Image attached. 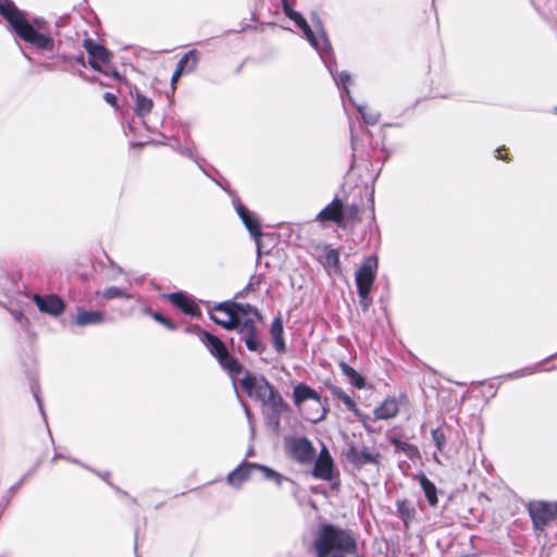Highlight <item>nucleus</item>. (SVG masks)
<instances>
[{"instance_id": "nucleus-1", "label": "nucleus", "mask_w": 557, "mask_h": 557, "mask_svg": "<svg viewBox=\"0 0 557 557\" xmlns=\"http://www.w3.org/2000/svg\"><path fill=\"white\" fill-rule=\"evenodd\" d=\"M0 14L8 21L14 32L26 42L38 49L51 51L53 38L48 33V24L41 17L27 20L11 0H0Z\"/></svg>"}, {"instance_id": "nucleus-2", "label": "nucleus", "mask_w": 557, "mask_h": 557, "mask_svg": "<svg viewBox=\"0 0 557 557\" xmlns=\"http://www.w3.org/2000/svg\"><path fill=\"white\" fill-rule=\"evenodd\" d=\"M240 385L247 395L260 401L264 411H270L278 425L280 416L287 409V406L281 394L272 384L262 375L246 374Z\"/></svg>"}, {"instance_id": "nucleus-3", "label": "nucleus", "mask_w": 557, "mask_h": 557, "mask_svg": "<svg viewBox=\"0 0 557 557\" xmlns=\"http://www.w3.org/2000/svg\"><path fill=\"white\" fill-rule=\"evenodd\" d=\"M234 318V330L242 334L247 349L257 352L263 351L264 345L257 335L258 311L248 304H236Z\"/></svg>"}, {"instance_id": "nucleus-4", "label": "nucleus", "mask_w": 557, "mask_h": 557, "mask_svg": "<svg viewBox=\"0 0 557 557\" xmlns=\"http://www.w3.org/2000/svg\"><path fill=\"white\" fill-rule=\"evenodd\" d=\"M293 400L295 406L302 412L305 419L310 422H320L327 413L321 395L304 383L295 385Z\"/></svg>"}, {"instance_id": "nucleus-5", "label": "nucleus", "mask_w": 557, "mask_h": 557, "mask_svg": "<svg viewBox=\"0 0 557 557\" xmlns=\"http://www.w3.org/2000/svg\"><path fill=\"white\" fill-rule=\"evenodd\" d=\"M282 4L285 15L301 29L306 39L319 52L321 58H323L324 53L329 51L330 45L321 25L314 24L315 30H313L305 17L299 12L295 11L287 0H282Z\"/></svg>"}, {"instance_id": "nucleus-6", "label": "nucleus", "mask_w": 557, "mask_h": 557, "mask_svg": "<svg viewBox=\"0 0 557 557\" xmlns=\"http://www.w3.org/2000/svg\"><path fill=\"white\" fill-rule=\"evenodd\" d=\"M200 339L206 345L210 354L216 358L220 366L226 370L232 377L240 373V363L230 355L224 343L219 337L209 332H201Z\"/></svg>"}, {"instance_id": "nucleus-7", "label": "nucleus", "mask_w": 557, "mask_h": 557, "mask_svg": "<svg viewBox=\"0 0 557 557\" xmlns=\"http://www.w3.org/2000/svg\"><path fill=\"white\" fill-rule=\"evenodd\" d=\"M377 259L368 257L356 273V285L360 297L361 306L367 309L369 306V294L375 280Z\"/></svg>"}, {"instance_id": "nucleus-8", "label": "nucleus", "mask_w": 557, "mask_h": 557, "mask_svg": "<svg viewBox=\"0 0 557 557\" xmlns=\"http://www.w3.org/2000/svg\"><path fill=\"white\" fill-rule=\"evenodd\" d=\"M529 512L536 529H543L557 518V503L532 502Z\"/></svg>"}, {"instance_id": "nucleus-9", "label": "nucleus", "mask_w": 557, "mask_h": 557, "mask_svg": "<svg viewBox=\"0 0 557 557\" xmlns=\"http://www.w3.org/2000/svg\"><path fill=\"white\" fill-rule=\"evenodd\" d=\"M84 48L89 55V65L96 71L103 72V66L111 60V53L91 39L84 40Z\"/></svg>"}, {"instance_id": "nucleus-10", "label": "nucleus", "mask_w": 557, "mask_h": 557, "mask_svg": "<svg viewBox=\"0 0 557 557\" xmlns=\"http://www.w3.org/2000/svg\"><path fill=\"white\" fill-rule=\"evenodd\" d=\"M235 302H221L215 305L209 312L213 322L226 330H234Z\"/></svg>"}, {"instance_id": "nucleus-11", "label": "nucleus", "mask_w": 557, "mask_h": 557, "mask_svg": "<svg viewBox=\"0 0 557 557\" xmlns=\"http://www.w3.org/2000/svg\"><path fill=\"white\" fill-rule=\"evenodd\" d=\"M287 447L293 458L302 463L309 462L314 456L311 443L305 437L288 441Z\"/></svg>"}, {"instance_id": "nucleus-12", "label": "nucleus", "mask_w": 557, "mask_h": 557, "mask_svg": "<svg viewBox=\"0 0 557 557\" xmlns=\"http://www.w3.org/2000/svg\"><path fill=\"white\" fill-rule=\"evenodd\" d=\"M33 300L41 312L53 317L60 315L65 309L63 300L55 295H34Z\"/></svg>"}, {"instance_id": "nucleus-13", "label": "nucleus", "mask_w": 557, "mask_h": 557, "mask_svg": "<svg viewBox=\"0 0 557 557\" xmlns=\"http://www.w3.org/2000/svg\"><path fill=\"white\" fill-rule=\"evenodd\" d=\"M333 459L325 447L322 448L314 463L313 475L322 480H331Z\"/></svg>"}, {"instance_id": "nucleus-14", "label": "nucleus", "mask_w": 557, "mask_h": 557, "mask_svg": "<svg viewBox=\"0 0 557 557\" xmlns=\"http://www.w3.org/2000/svg\"><path fill=\"white\" fill-rule=\"evenodd\" d=\"M344 219L343 202L335 198L330 205L322 209L318 215L317 221L320 222H335L341 223Z\"/></svg>"}, {"instance_id": "nucleus-15", "label": "nucleus", "mask_w": 557, "mask_h": 557, "mask_svg": "<svg viewBox=\"0 0 557 557\" xmlns=\"http://www.w3.org/2000/svg\"><path fill=\"white\" fill-rule=\"evenodd\" d=\"M174 306L190 315H197L199 308L197 304L186 294L177 292L165 296Z\"/></svg>"}, {"instance_id": "nucleus-16", "label": "nucleus", "mask_w": 557, "mask_h": 557, "mask_svg": "<svg viewBox=\"0 0 557 557\" xmlns=\"http://www.w3.org/2000/svg\"><path fill=\"white\" fill-rule=\"evenodd\" d=\"M236 211L250 235L253 238H258L261 235V226L258 218L249 212L242 203L236 205Z\"/></svg>"}, {"instance_id": "nucleus-17", "label": "nucleus", "mask_w": 557, "mask_h": 557, "mask_svg": "<svg viewBox=\"0 0 557 557\" xmlns=\"http://www.w3.org/2000/svg\"><path fill=\"white\" fill-rule=\"evenodd\" d=\"M347 457L352 463L359 467L367 463L379 462V454L373 453L366 447H363L362 449L351 447L347 453Z\"/></svg>"}, {"instance_id": "nucleus-18", "label": "nucleus", "mask_w": 557, "mask_h": 557, "mask_svg": "<svg viewBox=\"0 0 557 557\" xmlns=\"http://www.w3.org/2000/svg\"><path fill=\"white\" fill-rule=\"evenodd\" d=\"M256 463H243L235 470L228 473L226 481L233 487H240V485L249 479L252 470H255Z\"/></svg>"}, {"instance_id": "nucleus-19", "label": "nucleus", "mask_w": 557, "mask_h": 557, "mask_svg": "<svg viewBox=\"0 0 557 557\" xmlns=\"http://www.w3.org/2000/svg\"><path fill=\"white\" fill-rule=\"evenodd\" d=\"M398 403L395 398H386L381 406L374 409L376 420H386L394 418L398 413Z\"/></svg>"}, {"instance_id": "nucleus-20", "label": "nucleus", "mask_w": 557, "mask_h": 557, "mask_svg": "<svg viewBox=\"0 0 557 557\" xmlns=\"http://www.w3.org/2000/svg\"><path fill=\"white\" fill-rule=\"evenodd\" d=\"M271 336L273 339V346L277 352H283L285 350V343L283 338V321L280 317L275 318L271 325Z\"/></svg>"}, {"instance_id": "nucleus-21", "label": "nucleus", "mask_w": 557, "mask_h": 557, "mask_svg": "<svg viewBox=\"0 0 557 557\" xmlns=\"http://www.w3.org/2000/svg\"><path fill=\"white\" fill-rule=\"evenodd\" d=\"M331 393L335 398L343 401L346 408L350 410L357 418L363 419V414L360 412V410L357 408L356 403L347 393H345L342 388L337 386H333L331 388Z\"/></svg>"}, {"instance_id": "nucleus-22", "label": "nucleus", "mask_w": 557, "mask_h": 557, "mask_svg": "<svg viewBox=\"0 0 557 557\" xmlns=\"http://www.w3.org/2000/svg\"><path fill=\"white\" fill-rule=\"evenodd\" d=\"M75 321L76 324L81 326L100 324L103 322V314L100 311H85L83 309H78Z\"/></svg>"}, {"instance_id": "nucleus-23", "label": "nucleus", "mask_w": 557, "mask_h": 557, "mask_svg": "<svg viewBox=\"0 0 557 557\" xmlns=\"http://www.w3.org/2000/svg\"><path fill=\"white\" fill-rule=\"evenodd\" d=\"M321 263L330 274L339 272V255L336 249H327L321 257Z\"/></svg>"}, {"instance_id": "nucleus-24", "label": "nucleus", "mask_w": 557, "mask_h": 557, "mask_svg": "<svg viewBox=\"0 0 557 557\" xmlns=\"http://www.w3.org/2000/svg\"><path fill=\"white\" fill-rule=\"evenodd\" d=\"M132 95L135 98L136 113L140 116H145L150 113L153 108V101L145 95L140 94L138 90H135V92Z\"/></svg>"}, {"instance_id": "nucleus-25", "label": "nucleus", "mask_w": 557, "mask_h": 557, "mask_svg": "<svg viewBox=\"0 0 557 557\" xmlns=\"http://www.w3.org/2000/svg\"><path fill=\"white\" fill-rule=\"evenodd\" d=\"M338 366L352 385H355L357 388L364 387L366 382L363 376H361L352 367L347 364L345 361H339Z\"/></svg>"}, {"instance_id": "nucleus-26", "label": "nucleus", "mask_w": 557, "mask_h": 557, "mask_svg": "<svg viewBox=\"0 0 557 557\" xmlns=\"http://www.w3.org/2000/svg\"><path fill=\"white\" fill-rule=\"evenodd\" d=\"M419 482L430 505L435 506L437 504L435 485L424 474L419 476Z\"/></svg>"}, {"instance_id": "nucleus-27", "label": "nucleus", "mask_w": 557, "mask_h": 557, "mask_svg": "<svg viewBox=\"0 0 557 557\" xmlns=\"http://www.w3.org/2000/svg\"><path fill=\"white\" fill-rule=\"evenodd\" d=\"M329 70H330L336 85H338V86L343 85L344 92L348 97L349 101L354 102V100L350 96V91H349L350 75L347 72H342V73H339V75L337 77V76H335L332 66L329 65Z\"/></svg>"}, {"instance_id": "nucleus-28", "label": "nucleus", "mask_w": 557, "mask_h": 557, "mask_svg": "<svg viewBox=\"0 0 557 557\" xmlns=\"http://www.w3.org/2000/svg\"><path fill=\"white\" fill-rule=\"evenodd\" d=\"M100 295L104 298V299H113V298H131L132 295L126 290V289H123V288H119V287H108V288H104Z\"/></svg>"}, {"instance_id": "nucleus-29", "label": "nucleus", "mask_w": 557, "mask_h": 557, "mask_svg": "<svg viewBox=\"0 0 557 557\" xmlns=\"http://www.w3.org/2000/svg\"><path fill=\"white\" fill-rule=\"evenodd\" d=\"M255 469L261 471L265 480L274 481L276 485H281L283 476L271 468L256 463Z\"/></svg>"}, {"instance_id": "nucleus-30", "label": "nucleus", "mask_w": 557, "mask_h": 557, "mask_svg": "<svg viewBox=\"0 0 557 557\" xmlns=\"http://www.w3.org/2000/svg\"><path fill=\"white\" fill-rule=\"evenodd\" d=\"M357 110L361 114L363 121L367 124L374 125L379 122L380 115L377 112L370 110L364 106H357Z\"/></svg>"}, {"instance_id": "nucleus-31", "label": "nucleus", "mask_w": 557, "mask_h": 557, "mask_svg": "<svg viewBox=\"0 0 557 557\" xmlns=\"http://www.w3.org/2000/svg\"><path fill=\"white\" fill-rule=\"evenodd\" d=\"M432 438H433V442L435 443L437 450L442 451L444 449L445 443H446V437H445L444 432L438 428L433 430Z\"/></svg>"}, {"instance_id": "nucleus-32", "label": "nucleus", "mask_w": 557, "mask_h": 557, "mask_svg": "<svg viewBox=\"0 0 557 557\" xmlns=\"http://www.w3.org/2000/svg\"><path fill=\"white\" fill-rule=\"evenodd\" d=\"M183 58H187L185 62V72H191L198 62V54L195 50H190L184 54Z\"/></svg>"}, {"instance_id": "nucleus-33", "label": "nucleus", "mask_w": 557, "mask_h": 557, "mask_svg": "<svg viewBox=\"0 0 557 557\" xmlns=\"http://www.w3.org/2000/svg\"><path fill=\"white\" fill-rule=\"evenodd\" d=\"M186 60H187V58H182L178 61L177 67L175 70V72L173 73L172 77H171L172 86H174L177 83V81L180 79L181 75L185 72V62H186Z\"/></svg>"}, {"instance_id": "nucleus-34", "label": "nucleus", "mask_w": 557, "mask_h": 557, "mask_svg": "<svg viewBox=\"0 0 557 557\" xmlns=\"http://www.w3.org/2000/svg\"><path fill=\"white\" fill-rule=\"evenodd\" d=\"M537 369H539V367L524 368V369H521L519 371L508 374V376L511 379H516V377L530 375V374L535 373L537 371Z\"/></svg>"}, {"instance_id": "nucleus-35", "label": "nucleus", "mask_w": 557, "mask_h": 557, "mask_svg": "<svg viewBox=\"0 0 557 557\" xmlns=\"http://www.w3.org/2000/svg\"><path fill=\"white\" fill-rule=\"evenodd\" d=\"M397 510L403 519L409 518L411 510L409 509L406 500L397 502Z\"/></svg>"}, {"instance_id": "nucleus-36", "label": "nucleus", "mask_w": 557, "mask_h": 557, "mask_svg": "<svg viewBox=\"0 0 557 557\" xmlns=\"http://www.w3.org/2000/svg\"><path fill=\"white\" fill-rule=\"evenodd\" d=\"M104 100L111 104H115V102H116L115 96L111 92L104 94Z\"/></svg>"}, {"instance_id": "nucleus-37", "label": "nucleus", "mask_w": 557, "mask_h": 557, "mask_svg": "<svg viewBox=\"0 0 557 557\" xmlns=\"http://www.w3.org/2000/svg\"><path fill=\"white\" fill-rule=\"evenodd\" d=\"M153 319L157 320L158 322L162 323V322H165V318H163L160 313H153Z\"/></svg>"}, {"instance_id": "nucleus-38", "label": "nucleus", "mask_w": 557, "mask_h": 557, "mask_svg": "<svg viewBox=\"0 0 557 557\" xmlns=\"http://www.w3.org/2000/svg\"><path fill=\"white\" fill-rule=\"evenodd\" d=\"M245 412H246V416L248 418V420H250V412L247 408H245ZM249 423H251V421H249ZM250 428H251V433L253 434V426L252 424H250Z\"/></svg>"}, {"instance_id": "nucleus-39", "label": "nucleus", "mask_w": 557, "mask_h": 557, "mask_svg": "<svg viewBox=\"0 0 557 557\" xmlns=\"http://www.w3.org/2000/svg\"><path fill=\"white\" fill-rule=\"evenodd\" d=\"M162 324L165 325L169 329H173L174 327L173 324L169 320H166V319H165V322H162Z\"/></svg>"}, {"instance_id": "nucleus-40", "label": "nucleus", "mask_w": 557, "mask_h": 557, "mask_svg": "<svg viewBox=\"0 0 557 557\" xmlns=\"http://www.w3.org/2000/svg\"><path fill=\"white\" fill-rule=\"evenodd\" d=\"M496 153H497V154H496V158H498V159H504V157L502 156V149H497V150H496Z\"/></svg>"}, {"instance_id": "nucleus-41", "label": "nucleus", "mask_w": 557, "mask_h": 557, "mask_svg": "<svg viewBox=\"0 0 557 557\" xmlns=\"http://www.w3.org/2000/svg\"><path fill=\"white\" fill-rule=\"evenodd\" d=\"M306 409H307V410H314L313 401H310V405H309V406H306Z\"/></svg>"}, {"instance_id": "nucleus-42", "label": "nucleus", "mask_w": 557, "mask_h": 557, "mask_svg": "<svg viewBox=\"0 0 557 557\" xmlns=\"http://www.w3.org/2000/svg\"><path fill=\"white\" fill-rule=\"evenodd\" d=\"M35 398H36L37 403L39 404V398H38L37 394H35Z\"/></svg>"}]
</instances>
